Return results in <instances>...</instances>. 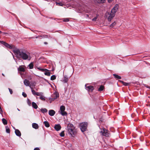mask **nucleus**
Here are the masks:
<instances>
[{
  "label": "nucleus",
  "instance_id": "obj_1",
  "mask_svg": "<svg viewBox=\"0 0 150 150\" xmlns=\"http://www.w3.org/2000/svg\"><path fill=\"white\" fill-rule=\"evenodd\" d=\"M13 52L17 58H21L24 60H30L31 59L30 54L28 52H24L18 49L13 50Z\"/></svg>",
  "mask_w": 150,
  "mask_h": 150
},
{
  "label": "nucleus",
  "instance_id": "obj_2",
  "mask_svg": "<svg viewBox=\"0 0 150 150\" xmlns=\"http://www.w3.org/2000/svg\"><path fill=\"white\" fill-rule=\"evenodd\" d=\"M100 133L102 135L106 137H110L111 136L110 132L104 128L101 129Z\"/></svg>",
  "mask_w": 150,
  "mask_h": 150
},
{
  "label": "nucleus",
  "instance_id": "obj_3",
  "mask_svg": "<svg viewBox=\"0 0 150 150\" xmlns=\"http://www.w3.org/2000/svg\"><path fill=\"white\" fill-rule=\"evenodd\" d=\"M115 14L114 13L111 12L109 13V12L106 13L105 15V17L107 18L108 21H110L114 17Z\"/></svg>",
  "mask_w": 150,
  "mask_h": 150
},
{
  "label": "nucleus",
  "instance_id": "obj_4",
  "mask_svg": "<svg viewBox=\"0 0 150 150\" xmlns=\"http://www.w3.org/2000/svg\"><path fill=\"white\" fill-rule=\"evenodd\" d=\"M87 123L85 122H83L81 123L80 125V128L82 132L86 131L87 126Z\"/></svg>",
  "mask_w": 150,
  "mask_h": 150
},
{
  "label": "nucleus",
  "instance_id": "obj_5",
  "mask_svg": "<svg viewBox=\"0 0 150 150\" xmlns=\"http://www.w3.org/2000/svg\"><path fill=\"white\" fill-rule=\"evenodd\" d=\"M65 109V107L64 105H62L60 107V113L62 116H66L67 115V112L64 111Z\"/></svg>",
  "mask_w": 150,
  "mask_h": 150
},
{
  "label": "nucleus",
  "instance_id": "obj_6",
  "mask_svg": "<svg viewBox=\"0 0 150 150\" xmlns=\"http://www.w3.org/2000/svg\"><path fill=\"white\" fill-rule=\"evenodd\" d=\"M69 133L72 137H74L77 134V131L75 128L71 130L68 131Z\"/></svg>",
  "mask_w": 150,
  "mask_h": 150
},
{
  "label": "nucleus",
  "instance_id": "obj_7",
  "mask_svg": "<svg viewBox=\"0 0 150 150\" xmlns=\"http://www.w3.org/2000/svg\"><path fill=\"white\" fill-rule=\"evenodd\" d=\"M85 87L86 89L87 90L88 92H92L94 89V88L93 86H91L88 84H86Z\"/></svg>",
  "mask_w": 150,
  "mask_h": 150
},
{
  "label": "nucleus",
  "instance_id": "obj_8",
  "mask_svg": "<svg viewBox=\"0 0 150 150\" xmlns=\"http://www.w3.org/2000/svg\"><path fill=\"white\" fill-rule=\"evenodd\" d=\"M118 5L117 4H116L112 9L111 10V12L112 13H114L115 14V13L117 12L118 8Z\"/></svg>",
  "mask_w": 150,
  "mask_h": 150
},
{
  "label": "nucleus",
  "instance_id": "obj_9",
  "mask_svg": "<svg viewBox=\"0 0 150 150\" xmlns=\"http://www.w3.org/2000/svg\"><path fill=\"white\" fill-rule=\"evenodd\" d=\"M52 96L54 98H51V100H54L59 97V94L57 92H55Z\"/></svg>",
  "mask_w": 150,
  "mask_h": 150
},
{
  "label": "nucleus",
  "instance_id": "obj_10",
  "mask_svg": "<svg viewBox=\"0 0 150 150\" xmlns=\"http://www.w3.org/2000/svg\"><path fill=\"white\" fill-rule=\"evenodd\" d=\"M75 127L71 124L69 123L67 125L68 131L75 128Z\"/></svg>",
  "mask_w": 150,
  "mask_h": 150
},
{
  "label": "nucleus",
  "instance_id": "obj_11",
  "mask_svg": "<svg viewBox=\"0 0 150 150\" xmlns=\"http://www.w3.org/2000/svg\"><path fill=\"white\" fill-rule=\"evenodd\" d=\"M54 128L57 131H58L61 129V127L59 124H55Z\"/></svg>",
  "mask_w": 150,
  "mask_h": 150
},
{
  "label": "nucleus",
  "instance_id": "obj_12",
  "mask_svg": "<svg viewBox=\"0 0 150 150\" xmlns=\"http://www.w3.org/2000/svg\"><path fill=\"white\" fill-rule=\"evenodd\" d=\"M55 113V111L52 110H50L49 111V114L51 116H54Z\"/></svg>",
  "mask_w": 150,
  "mask_h": 150
},
{
  "label": "nucleus",
  "instance_id": "obj_13",
  "mask_svg": "<svg viewBox=\"0 0 150 150\" xmlns=\"http://www.w3.org/2000/svg\"><path fill=\"white\" fill-rule=\"evenodd\" d=\"M18 70L20 71L24 72L25 70V67L21 66L19 67Z\"/></svg>",
  "mask_w": 150,
  "mask_h": 150
},
{
  "label": "nucleus",
  "instance_id": "obj_14",
  "mask_svg": "<svg viewBox=\"0 0 150 150\" xmlns=\"http://www.w3.org/2000/svg\"><path fill=\"white\" fill-rule=\"evenodd\" d=\"M24 83L26 86H29L30 85V82L28 80L25 79L24 81Z\"/></svg>",
  "mask_w": 150,
  "mask_h": 150
},
{
  "label": "nucleus",
  "instance_id": "obj_15",
  "mask_svg": "<svg viewBox=\"0 0 150 150\" xmlns=\"http://www.w3.org/2000/svg\"><path fill=\"white\" fill-rule=\"evenodd\" d=\"M15 133L16 135L19 137L21 136V134L19 130L18 129H15Z\"/></svg>",
  "mask_w": 150,
  "mask_h": 150
},
{
  "label": "nucleus",
  "instance_id": "obj_16",
  "mask_svg": "<svg viewBox=\"0 0 150 150\" xmlns=\"http://www.w3.org/2000/svg\"><path fill=\"white\" fill-rule=\"evenodd\" d=\"M5 47H7V48H9L10 49H12L13 48L14 46L13 45H10L6 43L4 45Z\"/></svg>",
  "mask_w": 150,
  "mask_h": 150
},
{
  "label": "nucleus",
  "instance_id": "obj_17",
  "mask_svg": "<svg viewBox=\"0 0 150 150\" xmlns=\"http://www.w3.org/2000/svg\"><path fill=\"white\" fill-rule=\"evenodd\" d=\"M32 125L33 127L35 129H38L39 128V125L36 123H33Z\"/></svg>",
  "mask_w": 150,
  "mask_h": 150
},
{
  "label": "nucleus",
  "instance_id": "obj_18",
  "mask_svg": "<svg viewBox=\"0 0 150 150\" xmlns=\"http://www.w3.org/2000/svg\"><path fill=\"white\" fill-rule=\"evenodd\" d=\"M68 80V78L67 76H65L64 77V79L62 81L64 83H66Z\"/></svg>",
  "mask_w": 150,
  "mask_h": 150
},
{
  "label": "nucleus",
  "instance_id": "obj_19",
  "mask_svg": "<svg viewBox=\"0 0 150 150\" xmlns=\"http://www.w3.org/2000/svg\"><path fill=\"white\" fill-rule=\"evenodd\" d=\"M96 2L99 4H103L105 2V0H96Z\"/></svg>",
  "mask_w": 150,
  "mask_h": 150
},
{
  "label": "nucleus",
  "instance_id": "obj_20",
  "mask_svg": "<svg viewBox=\"0 0 150 150\" xmlns=\"http://www.w3.org/2000/svg\"><path fill=\"white\" fill-rule=\"evenodd\" d=\"M32 107L35 109H37L38 107L36 104L34 102H33L32 103Z\"/></svg>",
  "mask_w": 150,
  "mask_h": 150
},
{
  "label": "nucleus",
  "instance_id": "obj_21",
  "mask_svg": "<svg viewBox=\"0 0 150 150\" xmlns=\"http://www.w3.org/2000/svg\"><path fill=\"white\" fill-rule=\"evenodd\" d=\"M44 123L45 125V126L47 127H50V125L47 121H45L44 122Z\"/></svg>",
  "mask_w": 150,
  "mask_h": 150
},
{
  "label": "nucleus",
  "instance_id": "obj_22",
  "mask_svg": "<svg viewBox=\"0 0 150 150\" xmlns=\"http://www.w3.org/2000/svg\"><path fill=\"white\" fill-rule=\"evenodd\" d=\"M113 75L116 79H121V76H118L117 74H114Z\"/></svg>",
  "mask_w": 150,
  "mask_h": 150
},
{
  "label": "nucleus",
  "instance_id": "obj_23",
  "mask_svg": "<svg viewBox=\"0 0 150 150\" xmlns=\"http://www.w3.org/2000/svg\"><path fill=\"white\" fill-rule=\"evenodd\" d=\"M104 88V87L103 86H100L99 88H98V90L99 91H101L103 90Z\"/></svg>",
  "mask_w": 150,
  "mask_h": 150
},
{
  "label": "nucleus",
  "instance_id": "obj_24",
  "mask_svg": "<svg viewBox=\"0 0 150 150\" xmlns=\"http://www.w3.org/2000/svg\"><path fill=\"white\" fill-rule=\"evenodd\" d=\"M2 121L4 125H6L7 124V122L5 119L4 118H3L2 120Z\"/></svg>",
  "mask_w": 150,
  "mask_h": 150
},
{
  "label": "nucleus",
  "instance_id": "obj_25",
  "mask_svg": "<svg viewBox=\"0 0 150 150\" xmlns=\"http://www.w3.org/2000/svg\"><path fill=\"white\" fill-rule=\"evenodd\" d=\"M28 67L30 69H32L33 68V63H31L29 65Z\"/></svg>",
  "mask_w": 150,
  "mask_h": 150
},
{
  "label": "nucleus",
  "instance_id": "obj_26",
  "mask_svg": "<svg viewBox=\"0 0 150 150\" xmlns=\"http://www.w3.org/2000/svg\"><path fill=\"white\" fill-rule=\"evenodd\" d=\"M41 111L42 113L46 112L47 111V110L46 108H42L41 109Z\"/></svg>",
  "mask_w": 150,
  "mask_h": 150
},
{
  "label": "nucleus",
  "instance_id": "obj_27",
  "mask_svg": "<svg viewBox=\"0 0 150 150\" xmlns=\"http://www.w3.org/2000/svg\"><path fill=\"white\" fill-rule=\"evenodd\" d=\"M6 132L7 133H9L10 132V130L8 126L6 127Z\"/></svg>",
  "mask_w": 150,
  "mask_h": 150
},
{
  "label": "nucleus",
  "instance_id": "obj_28",
  "mask_svg": "<svg viewBox=\"0 0 150 150\" xmlns=\"http://www.w3.org/2000/svg\"><path fill=\"white\" fill-rule=\"evenodd\" d=\"M56 78V76L54 75H53L51 77L50 79L51 80H55Z\"/></svg>",
  "mask_w": 150,
  "mask_h": 150
},
{
  "label": "nucleus",
  "instance_id": "obj_29",
  "mask_svg": "<svg viewBox=\"0 0 150 150\" xmlns=\"http://www.w3.org/2000/svg\"><path fill=\"white\" fill-rule=\"evenodd\" d=\"M116 22L115 21H114L113 23L111 24L110 27L112 28L114 26L116 25Z\"/></svg>",
  "mask_w": 150,
  "mask_h": 150
},
{
  "label": "nucleus",
  "instance_id": "obj_30",
  "mask_svg": "<svg viewBox=\"0 0 150 150\" xmlns=\"http://www.w3.org/2000/svg\"><path fill=\"white\" fill-rule=\"evenodd\" d=\"M43 95V93L41 92H36V93H35V95L37 96H41Z\"/></svg>",
  "mask_w": 150,
  "mask_h": 150
},
{
  "label": "nucleus",
  "instance_id": "obj_31",
  "mask_svg": "<svg viewBox=\"0 0 150 150\" xmlns=\"http://www.w3.org/2000/svg\"><path fill=\"white\" fill-rule=\"evenodd\" d=\"M120 81L125 86H126L129 85V83L125 82L122 81Z\"/></svg>",
  "mask_w": 150,
  "mask_h": 150
},
{
  "label": "nucleus",
  "instance_id": "obj_32",
  "mask_svg": "<svg viewBox=\"0 0 150 150\" xmlns=\"http://www.w3.org/2000/svg\"><path fill=\"white\" fill-rule=\"evenodd\" d=\"M64 131H62L60 133V135L61 137H63L64 136Z\"/></svg>",
  "mask_w": 150,
  "mask_h": 150
},
{
  "label": "nucleus",
  "instance_id": "obj_33",
  "mask_svg": "<svg viewBox=\"0 0 150 150\" xmlns=\"http://www.w3.org/2000/svg\"><path fill=\"white\" fill-rule=\"evenodd\" d=\"M40 37H41L42 38H48L49 36L47 35H44L42 36H40Z\"/></svg>",
  "mask_w": 150,
  "mask_h": 150
},
{
  "label": "nucleus",
  "instance_id": "obj_34",
  "mask_svg": "<svg viewBox=\"0 0 150 150\" xmlns=\"http://www.w3.org/2000/svg\"><path fill=\"white\" fill-rule=\"evenodd\" d=\"M98 14L96 15V16L95 17V18H93L92 19V21H96L98 18Z\"/></svg>",
  "mask_w": 150,
  "mask_h": 150
},
{
  "label": "nucleus",
  "instance_id": "obj_35",
  "mask_svg": "<svg viewBox=\"0 0 150 150\" xmlns=\"http://www.w3.org/2000/svg\"><path fill=\"white\" fill-rule=\"evenodd\" d=\"M44 74L45 75L48 76H50V73L49 72H46Z\"/></svg>",
  "mask_w": 150,
  "mask_h": 150
},
{
  "label": "nucleus",
  "instance_id": "obj_36",
  "mask_svg": "<svg viewBox=\"0 0 150 150\" xmlns=\"http://www.w3.org/2000/svg\"><path fill=\"white\" fill-rule=\"evenodd\" d=\"M30 87L32 89L31 91L33 94L34 95H35V93H36V92H35L34 90L32 89V88L30 86Z\"/></svg>",
  "mask_w": 150,
  "mask_h": 150
},
{
  "label": "nucleus",
  "instance_id": "obj_37",
  "mask_svg": "<svg viewBox=\"0 0 150 150\" xmlns=\"http://www.w3.org/2000/svg\"><path fill=\"white\" fill-rule=\"evenodd\" d=\"M56 3L57 5L60 6H62L63 5V4L61 3H58L56 2Z\"/></svg>",
  "mask_w": 150,
  "mask_h": 150
},
{
  "label": "nucleus",
  "instance_id": "obj_38",
  "mask_svg": "<svg viewBox=\"0 0 150 150\" xmlns=\"http://www.w3.org/2000/svg\"><path fill=\"white\" fill-rule=\"evenodd\" d=\"M40 99L42 100H45V97L42 96V95L40 97Z\"/></svg>",
  "mask_w": 150,
  "mask_h": 150
},
{
  "label": "nucleus",
  "instance_id": "obj_39",
  "mask_svg": "<svg viewBox=\"0 0 150 150\" xmlns=\"http://www.w3.org/2000/svg\"><path fill=\"white\" fill-rule=\"evenodd\" d=\"M27 103L29 105L31 106V103L30 100L28 99L27 100Z\"/></svg>",
  "mask_w": 150,
  "mask_h": 150
},
{
  "label": "nucleus",
  "instance_id": "obj_40",
  "mask_svg": "<svg viewBox=\"0 0 150 150\" xmlns=\"http://www.w3.org/2000/svg\"><path fill=\"white\" fill-rule=\"evenodd\" d=\"M63 21L64 22H68L69 21V18H64L63 19Z\"/></svg>",
  "mask_w": 150,
  "mask_h": 150
},
{
  "label": "nucleus",
  "instance_id": "obj_41",
  "mask_svg": "<svg viewBox=\"0 0 150 150\" xmlns=\"http://www.w3.org/2000/svg\"><path fill=\"white\" fill-rule=\"evenodd\" d=\"M22 95L24 97H26L27 96L26 94L24 92H23V93H22Z\"/></svg>",
  "mask_w": 150,
  "mask_h": 150
},
{
  "label": "nucleus",
  "instance_id": "obj_42",
  "mask_svg": "<svg viewBox=\"0 0 150 150\" xmlns=\"http://www.w3.org/2000/svg\"><path fill=\"white\" fill-rule=\"evenodd\" d=\"M8 90H9V91L10 92V93L11 94H12L13 93V91H12V90L10 88H8Z\"/></svg>",
  "mask_w": 150,
  "mask_h": 150
},
{
  "label": "nucleus",
  "instance_id": "obj_43",
  "mask_svg": "<svg viewBox=\"0 0 150 150\" xmlns=\"http://www.w3.org/2000/svg\"><path fill=\"white\" fill-rule=\"evenodd\" d=\"M38 69L42 71H43V69H41L40 67H39L37 68Z\"/></svg>",
  "mask_w": 150,
  "mask_h": 150
},
{
  "label": "nucleus",
  "instance_id": "obj_44",
  "mask_svg": "<svg viewBox=\"0 0 150 150\" xmlns=\"http://www.w3.org/2000/svg\"><path fill=\"white\" fill-rule=\"evenodd\" d=\"M49 71V70L47 69H43V71Z\"/></svg>",
  "mask_w": 150,
  "mask_h": 150
},
{
  "label": "nucleus",
  "instance_id": "obj_45",
  "mask_svg": "<svg viewBox=\"0 0 150 150\" xmlns=\"http://www.w3.org/2000/svg\"><path fill=\"white\" fill-rule=\"evenodd\" d=\"M6 42H4V41H1V43L4 45V44L6 43Z\"/></svg>",
  "mask_w": 150,
  "mask_h": 150
},
{
  "label": "nucleus",
  "instance_id": "obj_46",
  "mask_svg": "<svg viewBox=\"0 0 150 150\" xmlns=\"http://www.w3.org/2000/svg\"><path fill=\"white\" fill-rule=\"evenodd\" d=\"M34 150H40L39 148L37 147V148H35L34 149Z\"/></svg>",
  "mask_w": 150,
  "mask_h": 150
},
{
  "label": "nucleus",
  "instance_id": "obj_47",
  "mask_svg": "<svg viewBox=\"0 0 150 150\" xmlns=\"http://www.w3.org/2000/svg\"><path fill=\"white\" fill-rule=\"evenodd\" d=\"M112 1V0H108V1L109 2V3H110Z\"/></svg>",
  "mask_w": 150,
  "mask_h": 150
},
{
  "label": "nucleus",
  "instance_id": "obj_48",
  "mask_svg": "<svg viewBox=\"0 0 150 150\" xmlns=\"http://www.w3.org/2000/svg\"><path fill=\"white\" fill-rule=\"evenodd\" d=\"M44 44H45V45H46V44H47V42H44Z\"/></svg>",
  "mask_w": 150,
  "mask_h": 150
},
{
  "label": "nucleus",
  "instance_id": "obj_49",
  "mask_svg": "<svg viewBox=\"0 0 150 150\" xmlns=\"http://www.w3.org/2000/svg\"><path fill=\"white\" fill-rule=\"evenodd\" d=\"M3 33L4 34H7V33Z\"/></svg>",
  "mask_w": 150,
  "mask_h": 150
},
{
  "label": "nucleus",
  "instance_id": "obj_50",
  "mask_svg": "<svg viewBox=\"0 0 150 150\" xmlns=\"http://www.w3.org/2000/svg\"><path fill=\"white\" fill-rule=\"evenodd\" d=\"M17 110H18V111H20V110H19V109H18V108H17Z\"/></svg>",
  "mask_w": 150,
  "mask_h": 150
},
{
  "label": "nucleus",
  "instance_id": "obj_51",
  "mask_svg": "<svg viewBox=\"0 0 150 150\" xmlns=\"http://www.w3.org/2000/svg\"><path fill=\"white\" fill-rule=\"evenodd\" d=\"M86 16H87V17H88V16H88V14H87V15H86Z\"/></svg>",
  "mask_w": 150,
  "mask_h": 150
},
{
  "label": "nucleus",
  "instance_id": "obj_52",
  "mask_svg": "<svg viewBox=\"0 0 150 150\" xmlns=\"http://www.w3.org/2000/svg\"><path fill=\"white\" fill-rule=\"evenodd\" d=\"M39 38V36H38V37H36V38Z\"/></svg>",
  "mask_w": 150,
  "mask_h": 150
},
{
  "label": "nucleus",
  "instance_id": "obj_53",
  "mask_svg": "<svg viewBox=\"0 0 150 150\" xmlns=\"http://www.w3.org/2000/svg\"><path fill=\"white\" fill-rule=\"evenodd\" d=\"M2 33L1 31L0 30V33Z\"/></svg>",
  "mask_w": 150,
  "mask_h": 150
}]
</instances>
